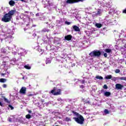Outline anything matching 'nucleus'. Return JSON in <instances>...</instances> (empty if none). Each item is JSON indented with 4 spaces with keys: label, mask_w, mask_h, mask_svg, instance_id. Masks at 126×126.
Segmentation results:
<instances>
[{
    "label": "nucleus",
    "mask_w": 126,
    "mask_h": 126,
    "mask_svg": "<svg viewBox=\"0 0 126 126\" xmlns=\"http://www.w3.org/2000/svg\"><path fill=\"white\" fill-rule=\"evenodd\" d=\"M16 13V10H11L7 13H6L2 18L1 21L3 22H9L12 18V16Z\"/></svg>",
    "instance_id": "f257e3e1"
},
{
    "label": "nucleus",
    "mask_w": 126,
    "mask_h": 126,
    "mask_svg": "<svg viewBox=\"0 0 126 126\" xmlns=\"http://www.w3.org/2000/svg\"><path fill=\"white\" fill-rule=\"evenodd\" d=\"M73 120L79 125H83L84 124V117L81 115H79L77 117H73Z\"/></svg>",
    "instance_id": "f03ea898"
},
{
    "label": "nucleus",
    "mask_w": 126,
    "mask_h": 126,
    "mask_svg": "<svg viewBox=\"0 0 126 126\" xmlns=\"http://www.w3.org/2000/svg\"><path fill=\"white\" fill-rule=\"evenodd\" d=\"M101 55V51L100 50H94L89 54V56L92 58H99Z\"/></svg>",
    "instance_id": "7ed1b4c3"
},
{
    "label": "nucleus",
    "mask_w": 126,
    "mask_h": 126,
    "mask_svg": "<svg viewBox=\"0 0 126 126\" xmlns=\"http://www.w3.org/2000/svg\"><path fill=\"white\" fill-rule=\"evenodd\" d=\"M57 88L54 87L53 90L51 91V93L54 95V96H58V95H61L62 94V90L61 89H58L57 92H55L56 90H57Z\"/></svg>",
    "instance_id": "20e7f679"
},
{
    "label": "nucleus",
    "mask_w": 126,
    "mask_h": 126,
    "mask_svg": "<svg viewBox=\"0 0 126 126\" xmlns=\"http://www.w3.org/2000/svg\"><path fill=\"white\" fill-rule=\"evenodd\" d=\"M85 0H67L66 3H69V4H72L73 3H77L78 2H82Z\"/></svg>",
    "instance_id": "39448f33"
},
{
    "label": "nucleus",
    "mask_w": 126,
    "mask_h": 126,
    "mask_svg": "<svg viewBox=\"0 0 126 126\" xmlns=\"http://www.w3.org/2000/svg\"><path fill=\"white\" fill-rule=\"evenodd\" d=\"M116 89H118L119 90H122L123 88H124V85L121 84H116L115 85Z\"/></svg>",
    "instance_id": "423d86ee"
},
{
    "label": "nucleus",
    "mask_w": 126,
    "mask_h": 126,
    "mask_svg": "<svg viewBox=\"0 0 126 126\" xmlns=\"http://www.w3.org/2000/svg\"><path fill=\"white\" fill-rule=\"evenodd\" d=\"M64 39L66 41H70L72 39V35L68 34L64 36Z\"/></svg>",
    "instance_id": "0eeeda50"
},
{
    "label": "nucleus",
    "mask_w": 126,
    "mask_h": 126,
    "mask_svg": "<svg viewBox=\"0 0 126 126\" xmlns=\"http://www.w3.org/2000/svg\"><path fill=\"white\" fill-rule=\"evenodd\" d=\"M72 28L75 32H80V29H79V27H77V26H73Z\"/></svg>",
    "instance_id": "6e6552de"
},
{
    "label": "nucleus",
    "mask_w": 126,
    "mask_h": 126,
    "mask_svg": "<svg viewBox=\"0 0 126 126\" xmlns=\"http://www.w3.org/2000/svg\"><path fill=\"white\" fill-rule=\"evenodd\" d=\"M20 93H21V94H26V88L25 87H22V88L21 89L20 91Z\"/></svg>",
    "instance_id": "1a4fd4ad"
},
{
    "label": "nucleus",
    "mask_w": 126,
    "mask_h": 126,
    "mask_svg": "<svg viewBox=\"0 0 126 126\" xmlns=\"http://www.w3.org/2000/svg\"><path fill=\"white\" fill-rule=\"evenodd\" d=\"M9 4L10 6H14V5H15V1L13 0H11L9 1Z\"/></svg>",
    "instance_id": "9d476101"
},
{
    "label": "nucleus",
    "mask_w": 126,
    "mask_h": 126,
    "mask_svg": "<svg viewBox=\"0 0 126 126\" xmlns=\"http://www.w3.org/2000/svg\"><path fill=\"white\" fill-rule=\"evenodd\" d=\"M104 95L106 97H110L111 96V93L110 92H106L104 93Z\"/></svg>",
    "instance_id": "9b49d317"
},
{
    "label": "nucleus",
    "mask_w": 126,
    "mask_h": 126,
    "mask_svg": "<svg viewBox=\"0 0 126 126\" xmlns=\"http://www.w3.org/2000/svg\"><path fill=\"white\" fill-rule=\"evenodd\" d=\"M72 114H73L74 115V116H76L77 117H78L80 115V114H79V113H78L74 111H72Z\"/></svg>",
    "instance_id": "f8f14e48"
},
{
    "label": "nucleus",
    "mask_w": 126,
    "mask_h": 126,
    "mask_svg": "<svg viewBox=\"0 0 126 126\" xmlns=\"http://www.w3.org/2000/svg\"><path fill=\"white\" fill-rule=\"evenodd\" d=\"M1 98H2L3 99H4V101L5 102H6V103H9V101H8V99H7L6 98H5V96L2 95L1 96Z\"/></svg>",
    "instance_id": "ddd939ff"
},
{
    "label": "nucleus",
    "mask_w": 126,
    "mask_h": 126,
    "mask_svg": "<svg viewBox=\"0 0 126 126\" xmlns=\"http://www.w3.org/2000/svg\"><path fill=\"white\" fill-rule=\"evenodd\" d=\"M0 82H1V83H4L5 82H6V79H4V78L0 79Z\"/></svg>",
    "instance_id": "4468645a"
},
{
    "label": "nucleus",
    "mask_w": 126,
    "mask_h": 126,
    "mask_svg": "<svg viewBox=\"0 0 126 126\" xmlns=\"http://www.w3.org/2000/svg\"><path fill=\"white\" fill-rule=\"evenodd\" d=\"M105 52L108 53H112V49L109 48L106 49Z\"/></svg>",
    "instance_id": "2eb2a0df"
},
{
    "label": "nucleus",
    "mask_w": 126,
    "mask_h": 126,
    "mask_svg": "<svg viewBox=\"0 0 126 126\" xmlns=\"http://www.w3.org/2000/svg\"><path fill=\"white\" fill-rule=\"evenodd\" d=\"M112 75H108L105 77V79H112Z\"/></svg>",
    "instance_id": "dca6fc26"
},
{
    "label": "nucleus",
    "mask_w": 126,
    "mask_h": 126,
    "mask_svg": "<svg viewBox=\"0 0 126 126\" xmlns=\"http://www.w3.org/2000/svg\"><path fill=\"white\" fill-rule=\"evenodd\" d=\"M95 26L97 28H101L102 27V24H99V23H96V24H95Z\"/></svg>",
    "instance_id": "f3484780"
},
{
    "label": "nucleus",
    "mask_w": 126,
    "mask_h": 126,
    "mask_svg": "<svg viewBox=\"0 0 126 126\" xmlns=\"http://www.w3.org/2000/svg\"><path fill=\"white\" fill-rule=\"evenodd\" d=\"M51 62L52 61L50 59L48 58L46 61V64H48V63H51Z\"/></svg>",
    "instance_id": "a211bd4d"
},
{
    "label": "nucleus",
    "mask_w": 126,
    "mask_h": 126,
    "mask_svg": "<svg viewBox=\"0 0 126 126\" xmlns=\"http://www.w3.org/2000/svg\"><path fill=\"white\" fill-rule=\"evenodd\" d=\"M65 122H71V119L70 117H66L65 119Z\"/></svg>",
    "instance_id": "6ab92c4d"
},
{
    "label": "nucleus",
    "mask_w": 126,
    "mask_h": 126,
    "mask_svg": "<svg viewBox=\"0 0 126 126\" xmlns=\"http://www.w3.org/2000/svg\"><path fill=\"white\" fill-rule=\"evenodd\" d=\"M24 67L26 69H31V66H29V65H25Z\"/></svg>",
    "instance_id": "aec40b11"
},
{
    "label": "nucleus",
    "mask_w": 126,
    "mask_h": 126,
    "mask_svg": "<svg viewBox=\"0 0 126 126\" xmlns=\"http://www.w3.org/2000/svg\"><path fill=\"white\" fill-rule=\"evenodd\" d=\"M95 78H96V79H99V80H102L103 79V77L101 76H96Z\"/></svg>",
    "instance_id": "412c9836"
},
{
    "label": "nucleus",
    "mask_w": 126,
    "mask_h": 126,
    "mask_svg": "<svg viewBox=\"0 0 126 126\" xmlns=\"http://www.w3.org/2000/svg\"><path fill=\"white\" fill-rule=\"evenodd\" d=\"M1 52L2 53H3V54H6V51L5 50V49L4 48H2L1 49Z\"/></svg>",
    "instance_id": "4be33fe9"
},
{
    "label": "nucleus",
    "mask_w": 126,
    "mask_h": 126,
    "mask_svg": "<svg viewBox=\"0 0 126 126\" xmlns=\"http://www.w3.org/2000/svg\"><path fill=\"white\" fill-rule=\"evenodd\" d=\"M120 80H126V77H121L119 78Z\"/></svg>",
    "instance_id": "5701e85b"
},
{
    "label": "nucleus",
    "mask_w": 126,
    "mask_h": 126,
    "mask_svg": "<svg viewBox=\"0 0 126 126\" xmlns=\"http://www.w3.org/2000/svg\"><path fill=\"white\" fill-rule=\"evenodd\" d=\"M26 119H31V115H30V114H28L26 116Z\"/></svg>",
    "instance_id": "b1692460"
},
{
    "label": "nucleus",
    "mask_w": 126,
    "mask_h": 126,
    "mask_svg": "<svg viewBox=\"0 0 126 126\" xmlns=\"http://www.w3.org/2000/svg\"><path fill=\"white\" fill-rule=\"evenodd\" d=\"M96 14L97 15H99L101 14V9H98L97 10V12Z\"/></svg>",
    "instance_id": "393cba45"
},
{
    "label": "nucleus",
    "mask_w": 126,
    "mask_h": 126,
    "mask_svg": "<svg viewBox=\"0 0 126 126\" xmlns=\"http://www.w3.org/2000/svg\"><path fill=\"white\" fill-rule=\"evenodd\" d=\"M120 72H121V70H120V69H116V70H115L116 73H120Z\"/></svg>",
    "instance_id": "a878e982"
},
{
    "label": "nucleus",
    "mask_w": 126,
    "mask_h": 126,
    "mask_svg": "<svg viewBox=\"0 0 126 126\" xmlns=\"http://www.w3.org/2000/svg\"><path fill=\"white\" fill-rule=\"evenodd\" d=\"M43 32H49V30L47 29H43L42 30Z\"/></svg>",
    "instance_id": "bb28decb"
},
{
    "label": "nucleus",
    "mask_w": 126,
    "mask_h": 126,
    "mask_svg": "<svg viewBox=\"0 0 126 126\" xmlns=\"http://www.w3.org/2000/svg\"><path fill=\"white\" fill-rule=\"evenodd\" d=\"M104 113L105 114H109V110H108V109H105Z\"/></svg>",
    "instance_id": "cd10ccee"
},
{
    "label": "nucleus",
    "mask_w": 126,
    "mask_h": 126,
    "mask_svg": "<svg viewBox=\"0 0 126 126\" xmlns=\"http://www.w3.org/2000/svg\"><path fill=\"white\" fill-rule=\"evenodd\" d=\"M80 88H81V89H84V88H85V86H84V85H81L80 86Z\"/></svg>",
    "instance_id": "c85d7f7f"
},
{
    "label": "nucleus",
    "mask_w": 126,
    "mask_h": 126,
    "mask_svg": "<svg viewBox=\"0 0 126 126\" xmlns=\"http://www.w3.org/2000/svg\"><path fill=\"white\" fill-rule=\"evenodd\" d=\"M9 108H10L11 110H13V109H14V107H13V106H12L11 105H9Z\"/></svg>",
    "instance_id": "c756f323"
},
{
    "label": "nucleus",
    "mask_w": 126,
    "mask_h": 126,
    "mask_svg": "<svg viewBox=\"0 0 126 126\" xmlns=\"http://www.w3.org/2000/svg\"><path fill=\"white\" fill-rule=\"evenodd\" d=\"M65 24H67V25H70L71 24L70 22L67 21L65 22Z\"/></svg>",
    "instance_id": "7c9ffc66"
},
{
    "label": "nucleus",
    "mask_w": 126,
    "mask_h": 126,
    "mask_svg": "<svg viewBox=\"0 0 126 126\" xmlns=\"http://www.w3.org/2000/svg\"><path fill=\"white\" fill-rule=\"evenodd\" d=\"M17 0V1L20 0L21 1H23V2H27V1H26V0Z\"/></svg>",
    "instance_id": "2f4dec72"
},
{
    "label": "nucleus",
    "mask_w": 126,
    "mask_h": 126,
    "mask_svg": "<svg viewBox=\"0 0 126 126\" xmlns=\"http://www.w3.org/2000/svg\"><path fill=\"white\" fill-rule=\"evenodd\" d=\"M81 83L82 84H84V83H85V80H82L81 81Z\"/></svg>",
    "instance_id": "473e14b6"
},
{
    "label": "nucleus",
    "mask_w": 126,
    "mask_h": 126,
    "mask_svg": "<svg viewBox=\"0 0 126 126\" xmlns=\"http://www.w3.org/2000/svg\"><path fill=\"white\" fill-rule=\"evenodd\" d=\"M103 88H104V89H108V86H107L106 85H104L103 86Z\"/></svg>",
    "instance_id": "72a5a7b5"
},
{
    "label": "nucleus",
    "mask_w": 126,
    "mask_h": 126,
    "mask_svg": "<svg viewBox=\"0 0 126 126\" xmlns=\"http://www.w3.org/2000/svg\"><path fill=\"white\" fill-rule=\"evenodd\" d=\"M103 56L105 57V58H107V57H108V54H107V53H104Z\"/></svg>",
    "instance_id": "f704fd0d"
},
{
    "label": "nucleus",
    "mask_w": 126,
    "mask_h": 126,
    "mask_svg": "<svg viewBox=\"0 0 126 126\" xmlns=\"http://www.w3.org/2000/svg\"><path fill=\"white\" fill-rule=\"evenodd\" d=\"M6 84H3V85H2V87L3 88H6Z\"/></svg>",
    "instance_id": "c9c22d12"
},
{
    "label": "nucleus",
    "mask_w": 126,
    "mask_h": 126,
    "mask_svg": "<svg viewBox=\"0 0 126 126\" xmlns=\"http://www.w3.org/2000/svg\"><path fill=\"white\" fill-rule=\"evenodd\" d=\"M32 96H34V95L33 94H28V96L29 97H31Z\"/></svg>",
    "instance_id": "e433bc0d"
},
{
    "label": "nucleus",
    "mask_w": 126,
    "mask_h": 126,
    "mask_svg": "<svg viewBox=\"0 0 126 126\" xmlns=\"http://www.w3.org/2000/svg\"><path fill=\"white\" fill-rule=\"evenodd\" d=\"M123 13H126V9L123 10Z\"/></svg>",
    "instance_id": "4c0bfd02"
},
{
    "label": "nucleus",
    "mask_w": 126,
    "mask_h": 126,
    "mask_svg": "<svg viewBox=\"0 0 126 126\" xmlns=\"http://www.w3.org/2000/svg\"><path fill=\"white\" fill-rule=\"evenodd\" d=\"M28 112H29V114H31V113H32V111H31V110H29V111H28Z\"/></svg>",
    "instance_id": "58836bf2"
},
{
    "label": "nucleus",
    "mask_w": 126,
    "mask_h": 126,
    "mask_svg": "<svg viewBox=\"0 0 126 126\" xmlns=\"http://www.w3.org/2000/svg\"><path fill=\"white\" fill-rule=\"evenodd\" d=\"M101 93H103V92H104V91L103 90H101L100 91Z\"/></svg>",
    "instance_id": "ea45409f"
},
{
    "label": "nucleus",
    "mask_w": 126,
    "mask_h": 126,
    "mask_svg": "<svg viewBox=\"0 0 126 126\" xmlns=\"http://www.w3.org/2000/svg\"><path fill=\"white\" fill-rule=\"evenodd\" d=\"M41 101L42 102V103H44L45 102V100L42 99Z\"/></svg>",
    "instance_id": "a19ab883"
},
{
    "label": "nucleus",
    "mask_w": 126,
    "mask_h": 126,
    "mask_svg": "<svg viewBox=\"0 0 126 126\" xmlns=\"http://www.w3.org/2000/svg\"><path fill=\"white\" fill-rule=\"evenodd\" d=\"M39 13L36 14V16H39Z\"/></svg>",
    "instance_id": "79ce46f5"
},
{
    "label": "nucleus",
    "mask_w": 126,
    "mask_h": 126,
    "mask_svg": "<svg viewBox=\"0 0 126 126\" xmlns=\"http://www.w3.org/2000/svg\"><path fill=\"white\" fill-rule=\"evenodd\" d=\"M5 73H2V74H1V75H2V76H4V75H5Z\"/></svg>",
    "instance_id": "37998d69"
},
{
    "label": "nucleus",
    "mask_w": 126,
    "mask_h": 126,
    "mask_svg": "<svg viewBox=\"0 0 126 126\" xmlns=\"http://www.w3.org/2000/svg\"><path fill=\"white\" fill-rule=\"evenodd\" d=\"M0 106H2V103H1V102H0Z\"/></svg>",
    "instance_id": "c03bdc74"
},
{
    "label": "nucleus",
    "mask_w": 126,
    "mask_h": 126,
    "mask_svg": "<svg viewBox=\"0 0 126 126\" xmlns=\"http://www.w3.org/2000/svg\"><path fill=\"white\" fill-rule=\"evenodd\" d=\"M25 79V77H23L22 79Z\"/></svg>",
    "instance_id": "a18cd8bd"
},
{
    "label": "nucleus",
    "mask_w": 126,
    "mask_h": 126,
    "mask_svg": "<svg viewBox=\"0 0 126 126\" xmlns=\"http://www.w3.org/2000/svg\"><path fill=\"white\" fill-rule=\"evenodd\" d=\"M25 13H28V12H25Z\"/></svg>",
    "instance_id": "49530a36"
},
{
    "label": "nucleus",
    "mask_w": 126,
    "mask_h": 126,
    "mask_svg": "<svg viewBox=\"0 0 126 126\" xmlns=\"http://www.w3.org/2000/svg\"><path fill=\"white\" fill-rule=\"evenodd\" d=\"M9 121V122H11V120H10V119Z\"/></svg>",
    "instance_id": "de8ad7c7"
}]
</instances>
